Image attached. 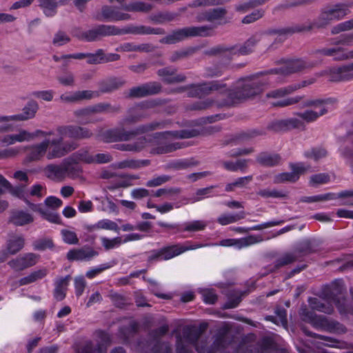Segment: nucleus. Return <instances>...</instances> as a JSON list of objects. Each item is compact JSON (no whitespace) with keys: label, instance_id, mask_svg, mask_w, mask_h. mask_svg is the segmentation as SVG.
Instances as JSON below:
<instances>
[{"label":"nucleus","instance_id":"obj_64","mask_svg":"<svg viewBox=\"0 0 353 353\" xmlns=\"http://www.w3.org/2000/svg\"><path fill=\"white\" fill-rule=\"evenodd\" d=\"M152 353H172V348L166 343L157 342L152 347Z\"/></svg>","mask_w":353,"mask_h":353},{"label":"nucleus","instance_id":"obj_59","mask_svg":"<svg viewBox=\"0 0 353 353\" xmlns=\"http://www.w3.org/2000/svg\"><path fill=\"white\" fill-rule=\"evenodd\" d=\"M61 234L63 235V241L68 244H78L79 239L74 232L63 230H61Z\"/></svg>","mask_w":353,"mask_h":353},{"label":"nucleus","instance_id":"obj_50","mask_svg":"<svg viewBox=\"0 0 353 353\" xmlns=\"http://www.w3.org/2000/svg\"><path fill=\"white\" fill-rule=\"evenodd\" d=\"M117 176L120 177L123 180L117 183L116 185L117 188H127L131 186L132 185L131 182L132 180L139 179V176L136 174H118Z\"/></svg>","mask_w":353,"mask_h":353},{"label":"nucleus","instance_id":"obj_37","mask_svg":"<svg viewBox=\"0 0 353 353\" xmlns=\"http://www.w3.org/2000/svg\"><path fill=\"white\" fill-rule=\"evenodd\" d=\"M159 250L161 254V259L163 260H169L183 253V250H181L179 245L165 246Z\"/></svg>","mask_w":353,"mask_h":353},{"label":"nucleus","instance_id":"obj_51","mask_svg":"<svg viewBox=\"0 0 353 353\" xmlns=\"http://www.w3.org/2000/svg\"><path fill=\"white\" fill-rule=\"evenodd\" d=\"M33 246L36 250H44L47 248H52L54 243L50 239H40L34 241Z\"/></svg>","mask_w":353,"mask_h":353},{"label":"nucleus","instance_id":"obj_47","mask_svg":"<svg viewBox=\"0 0 353 353\" xmlns=\"http://www.w3.org/2000/svg\"><path fill=\"white\" fill-rule=\"evenodd\" d=\"M214 188V185H210L204 188L198 189L194 195L190 200L192 203H195L200 201L204 198H208Z\"/></svg>","mask_w":353,"mask_h":353},{"label":"nucleus","instance_id":"obj_28","mask_svg":"<svg viewBox=\"0 0 353 353\" xmlns=\"http://www.w3.org/2000/svg\"><path fill=\"white\" fill-rule=\"evenodd\" d=\"M179 12H159L150 16V19L154 23L162 24L165 22H170L175 20L179 17Z\"/></svg>","mask_w":353,"mask_h":353},{"label":"nucleus","instance_id":"obj_24","mask_svg":"<svg viewBox=\"0 0 353 353\" xmlns=\"http://www.w3.org/2000/svg\"><path fill=\"white\" fill-rule=\"evenodd\" d=\"M38 108V105L35 101H30L28 104L23 108V112L21 114L8 117V121H25L32 119L35 116Z\"/></svg>","mask_w":353,"mask_h":353},{"label":"nucleus","instance_id":"obj_33","mask_svg":"<svg viewBox=\"0 0 353 353\" xmlns=\"http://www.w3.org/2000/svg\"><path fill=\"white\" fill-rule=\"evenodd\" d=\"M150 164V161L148 159L144 160H135V159H126L118 163V168L120 169L130 168L139 169L142 167L148 166Z\"/></svg>","mask_w":353,"mask_h":353},{"label":"nucleus","instance_id":"obj_15","mask_svg":"<svg viewBox=\"0 0 353 353\" xmlns=\"http://www.w3.org/2000/svg\"><path fill=\"white\" fill-rule=\"evenodd\" d=\"M101 21H119L130 19V15L128 13L120 12L118 7L104 6L101 8Z\"/></svg>","mask_w":353,"mask_h":353},{"label":"nucleus","instance_id":"obj_39","mask_svg":"<svg viewBox=\"0 0 353 353\" xmlns=\"http://www.w3.org/2000/svg\"><path fill=\"white\" fill-rule=\"evenodd\" d=\"M126 81L122 77H110L103 81V88H119L125 86Z\"/></svg>","mask_w":353,"mask_h":353},{"label":"nucleus","instance_id":"obj_57","mask_svg":"<svg viewBox=\"0 0 353 353\" xmlns=\"http://www.w3.org/2000/svg\"><path fill=\"white\" fill-rule=\"evenodd\" d=\"M110 297L114 305L119 308H123L128 304V299L117 292H111Z\"/></svg>","mask_w":353,"mask_h":353},{"label":"nucleus","instance_id":"obj_21","mask_svg":"<svg viewBox=\"0 0 353 353\" xmlns=\"http://www.w3.org/2000/svg\"><path fill=\"white\" fill-rule=\"evenodd\" d=\"M34 221L32 215L23 210H14L10 212L8 222L15 226H23Z\"/></svg>","mask_w":353,"mask_h":353},{"label":"nucleus","instance_id":"obj_4","mask_svg":"<svg viewBox=\"0 0 353 353\" xmlns=\"http://www.w3.org/2000/svg\"><path fill=\"white\" fill-rule=\"evenodd\" d=\"M349 12L348 6L344 3L335 4L332 8L322 10L319 16L312 22L296 24L291 27L270 29L268 34L288 35L294 33L308 32L314 28H323L333 20H339Z\"/></svg>","mask_w":353,"mask_h":353},{"label":"nucleus","instance_id":"obj_53","mask_svg":"<svg viewBox=\"0 0 353 353\" xmlns=\"http://www.w3.org/2000/svg\"><path fill=\"white\" fill-rule=\"evenodd\" d=\"M353 29V18L334 26L331 30L332 34H336L343 31Z\"/></svg>","mask_w":353,"mask_h":353},{"label":"nucleus","instance_id":"obj_19","mask_svg":"<svg viewBox=\"0 0 353 353\" xmlns=\"http://www.w3.org/2000/svg\"><path fill=\"white\" fill-rule=\"evenodd\" d=\"M26 239L23 234L9 233L6 248L10 255H15L25 246Z\"/></svg>","mask_w":353,"mask_h":353},{"label":"nucleus","instance_id":"obj_7","mask_svg":"<svg viewBox=\"0 0 353 353\" xmlns=\"http://www.w3.org/2000/svg\"><path fill=\"white\" fill-rule=\"evenodd\" d=\"M213 27L210 26H192L174 30L160 39V43L174 44L188 37H209L212 34Z\"/></svg>","mask_w":353,"mask_h":353},{"label":"nucleus","instance_id":"obj_16","mask_svg":"<svg viewBox=\"0 0 353 353\" xmlns=\"http://www.w3.org/2000/svg\"><path fill=\"white\" fill-rule=\"evenodd\" d=\"M349 50L340 46L332 48H323L314 51L315 54H319L325 57H331L334 61H345L349 59Z\"/></svg>","mask_w":353,"mask_h":353},{"label":"nucleus","instance_id":"obj_5","mask_svg":"<svg viewBox=\"0 0 353 353\" xmlns=\"http://www.w3.org/2000/svg\"><path fill=\"white\" fill-rule=\"evenodd\" d=\"M258 90L259 92H252V90H223L219 93L215 99H208L204 101L195 103L192 104L191 109L194 110H205L213 104H216L219 108L230 107L260 94L262 90Z\"/></svg>","mask_w":353,"mask_h":353},{"label":"nucleus","instance_id":"obj_61","mask_svg":"<svg viewBox=\"0 0 353 353\" xmlns=\"http://www.w3.org/2000/svg\"><path fill=\"white\" fill-rule=\"evenodd\" d=\"M172 179V177L170 176H168V175H162V176H159L156 178H154L151 180H149L147 183H146V185L148 187H157V186H159V185H161L164 183H165L166 182L170 181Z\"/></svg>","mask_w":353,"mask_h":353},{"label":"nucleus","instance_id":"obj_63","mask_svg":"<svg viewBox=\"0 0 353 353\" xmlns=\"http://www.w3.org/2000/svg\"><path fill=\"white\" fill-rule=\"evenodd\" d=\"M330 176L325 173H321L312 175L310 178L312 185H319L326 183L330 181Z\"/></svg>","mask_w":353,"mask_h":353},{"label":"nucleus","instance_id":"obj_29","mask_svg":"<svg viewBox=\"0 0 353 353\" xmlns=\"http://www.w3.org/2000/svg\"><path fill=\"white\" fill-rule=\"evenodd\" d=\"M153 6L152 4L143 1H137L122 6V9L127 12L148 13Z\"/></svg>","mask_w":353,"mask_h":353},{"label":"nucleus","instance_id":"obj_62","mask_svg":"<svg viewBox=\"0 0 353 353\" xmlns=\"http://www.w3.org/2000/svg\"><path fill=\"white\" fill-rule=\"evenodd\" d=\"M206 227V223L202 221H194L191 223H187L184 231L196 232L203 230Z\"/></svg>","mask_w":353,"mask_h":353},{"label":"nucleus","instance_id":"obj_44","mask_svg":"<svg viewBox=\"0 0 353 353\" xmlns=\"http://www.w3.org/2000/svg\"><path fill=\"white\" fill-rule=\"evenodd\" d=\"M208 21L213 22L223 19L227 14V10L224 8H216L208 10Z\"/></svg>","mask_w":353,"mask_h":353},{"label":"nucleus","instance_id":"obj_23","mask_svg":"<svg viewBox=\"0 0 353 353\" xmlns=\"http://www.w3.org/2000/svg\"><path fill=\"white\" fill-rule=\"evenodd\" d=\"M281 157L277 153H269L268 152H260L256 158V162L264 167H274L280 163Z\"/></svg>","mask_w":353,"mask_h":353},{"label":"nucleus","instance_id":"obj_46","mask_svg":"<svg viewBox=\"0 0 353 353\" xmlns=\"http://www.w3.org/2000/svg\"><path fill=\"white\" fill-rule=\"evenodd\" d=\"M63 168V163L60 165L49 164L45 168L44 170L48 177H50L51 175H54L55 177H62L64 176Z\"/></svg>","mask_w":353,"mask_h":353},{"label":"nucleus","instance_id":"obj_13","mask_svg":"<svg viewBox=\"0 0 353 353\" xmlns=\"http://www.w3.org/2000/svg\"><path fill=\"white\" fill-rule=\"evenodd\" d=\"M207 323H202L200 325V327H185L183 330V336L189 343L196 345V350L199 353L205 352V346H199L196 345L199 339L200 338L201 334L204 332V330L207 328Z\"/></svg>","mask_w":353,"mask_h":353},{"label":"nucleus","instance_id":"obj_18","mask_svg":"<svg viewBox=\"0 0 353 353\" xmlns=\"http://www.w3.org/2000/svg\"><path fill=\"white\" fill-rule=\"evenodd\" d=\"M157 74L161 78V80L168 84L183 82L186 79L183 74H177L176 69L173 67H165L159 69Z\"/></svg>","mask_w":353,"mask_h":353},{"label":"nucleus","instance_id":"obj_54","mask_svg":"<svg viewBox=\"0 0 353 353\" xmlns=\"http://www.w3.org/2000/svg\"><path fill=\"white\" fill-rule=\"evenodd\" d=\"M327 155V150L323 148H314L310 152H306L305 156L307 158L314 159L318 161L319 159L325 157Z\"/></svg>","mask_w":353,"mask_h":353},{"label":"nucleus","instance_id":"obj_8","mask_svg":"<svg viewBox=\"0 0 353 353\" xmlns=\"http://www.w3.org/2000/svg\"><path fill=\"white\" fill-rule=\"evenodd\" d=\"M254 48L250 45L247 46L245 41L242 46H238L237 45L227 47L223 45H219L214 46L205 52L208 55H219L223 57H226L228 61L232 59V55H245L252 52Z\"/></svg>","mask_w":353,"mask_h":353},{"label":"nucleus","instance_id":"obj_32","mask_svg":"<svg viewBox=\"0 0 353 353\" xmlns=\"http://www.w3.org/2000/svg\"><path fill=\"white\" fill-rule=\"evenodd\" d=\"M308 302L312 310H317L328 314H332L334 311V308L331 305L324 303L317 298L310 297L308 299Z\"/></svg>","mask_w":353,"mask_h":353},{"label":"nucleus","instance_id":"obj_1","mask_svg":"<svg viewBox=\"0 0 353 353\" xmlns=\"http://www.w3.org/2000/svg\"><path fill=\"white\" fill-rule=\"evenodd\" d=\"M58 137L51 141L46 139L39 144L29 148L26 161L32 162L40 160L46 153L48 146H53L52 150L47 154L48 159L61 158L76 150L79 145L73 141H64L65 138L74 140L88 139L93 137L94 133L88 128L75 125H63L56 128Z\"/></svg>","mask_w":353,"mask_h":353},{"label":"nucleus","instance_id":"obj_2","mask_svg":"<svg viewBox=\"0 0 353 353\" xmlns=\"http://www.w3.org/2000/svg\"><path fill=\"white\" fill-rule=\"evenodd\" d=\"M277 63L283 65L280 68L261 71L251 76L241 77L237 81L239 85L234 88H259L260 85H263L270 81L269 77L266 78L268 75L285 77L301 72L311 66L309 62L301 58L281 59Z\"/></svg>","mask_w":353,"mask_h":353},{"label":"nucleus","instance_id":"obj_6","mask_svg":"<svg viewBox=\"0 0 353 353\" xmlns=\"http://www.w3.org/2000/svg\"><path fill=\"white\" fill-rule=\"evenodd\" d=\"M160 125L161 123L159 122H152L130 131H126L124 128H114L103 132L101 137V140L105 143L128 141L138 134L152 131Z\"/></svg>","mask_w":353,"mask_h":353},{"label":"nucleus","instance_id":"obj_35","mask_svg":"<svg viewBox=\"0 0 353 353\" xmlns=\"http://www.w3.org/2000/svg\"><path fill=\"white\" fill-rule=\"evenodd\" d=\"M48 271L46 268L41 269L31 272L27 276L23 277L19 280L21 285H28L41 279L47 275Z\"/></svg>","mask_w":353,"mask_h":353},{"label":"nucleus","instance_id":"obj_36","mask_svg":"<svg viewBox=\"0 0 353 353\" xmlns=\"http://www.w3.org/2000/svg\"><path fill=\"white\" fill-rule=\"evenodd\" d=\"M39 6L46 17H52L57 13L58 3L56 0H39Z\"/></svg>","mask_w":353,"mask_h":353},{"label":"nucleus","instance_id":"obj_42","mask_svg":"<svg viewBox=\"0 0 353 353\" xmlns=\"http://www.w3.org/2000/svg\"><path fill=\"white\" fill-rule=\"evenodd\" d=\"M161 90H130V92L125 95L126 98H143L149 95L159 94Z\"/></svg>","mask_w":353,"mask_h":353},{"label":"nucleus","instance_id":"obj_45","mask_svg":"<svg viewBox=\"0 0 353 353\" xmlns=\"http://www.w3.org/2000/svg\"><path fill=\"white\" fill-rule=\"evenodd\" d=\"M171 134L173 137L179 139H189L199 136L201 133L196 129L191 130H182L174 132H168Z\"/></svg>","mask_w":353,"mask_h":353},{"label":"nucleus","instance_id":"obj_12","mask_svg":"<svg viewBox=\"0 0 353 353\" xmlns=\"http://www.w3.org/2000/svg\"><path fill=\"white\" fill-rule=\"evenodd\" d=\"M305 129L304 123L297 119L277 120L270 123L267 129L274 132H284L292 129Z\"/></svg>","mask_w":353,"mask_h":353},{"label":"nucleus","instance_id":"obj_26","mask_svg":"<svg viewBox=\"0 0 353 353\" xmlns=\"http://www.w3.org/2000/svg\"><path fill=\"white\" fill-rule=\"evenodd\" d=\"M103 50L98 49L95 51L94 53L79 52L74 53V55H72L71 57L74 59L79 60L86 58L87 63L88 64L97 65L103 63Z\"/></svg>","mask_w":353,"mask_h":353},{"label":"nucleus","instance_id":"obj_22","mask_svg":"<svg viewBox=\"0 0 353 353\" xmlns=\"http://www.w3.org/2000/svg\"><path fill=\"white\" fill-rule=\"evenodd\" d=\"M99 92H94L92 90H83L77 91L74 94L66 93L61 96V99L68 103H74L85 99H90L93 97H98Z\"/></svg>","mask_w":353,"mask_h":353},{"label":"nucleus","instance_id":"obj_34","mask_svg":"<svg viewBox=\"0 0 353 353\" xmlns=\"http://www.w3.org/2000/svg\"><path fill=\"white\" fill-rule=\"evenodd\" d=\"M245 217V212L244 211L234 214H224L217 219V222L222 225H226L243 219Z\"/></svg>","mask_w":353,"mask_h":353},{"label":"nucleus","instance_id":"obj_3","mask_svg":"<svg viewBox=\"0 0 353 353\" xmlns=\"http://www.w3.org/2000/svg\"><path fill=\"white\" fill-rule=\"evenodd\" d=\"M165 31L162 28H152L146 26H127L123 28H119L113 25H97L93 28L86 31H77L75 36L81 41L92 42L100 40L103 37L123 35L126 34H164Z\"/></svg>","mask_w":353,"mask_h":353},{"label":"nucleus","instance_id":"obj_40","mask_svg":"<svg viewBox=\"0 0 353 353\" xmlns=\"http://www.w3.org/2000/svg\"><path fill=\"white\" fill-rule=\"evenodd\" d=\"M268 0H250L236 6L235 10L240 12H246L250 9L254 8L266 3Z\"/></svg>","mask_w":353,"mask_h":353},{"label":"nucleus","instance_id":"obj_14","mask_svg":"<svg viewBox=\"0 0 353 353\" xmlns=\"http://www.w3.org/2000/svg\"><path fill=\"white\" fill-rule=\"evenodd\" d=\"M230 330V326L227 323H225L217 329L214 336V340L209 347V350H208V353H213L225 347L227 336Z\"/></svg>","mask_w":353,"mask_h":353},{"label":"nucleus","instance_id":"obj_41","mask_svg":"<svg viewBox=\"0 0 353 353\" xmlns=\"http://www.w3.org/2000/svg\"><path fill=\"white\" fill-rule=\"evenodd\" d=\"M39 214H41L43 219H46V221L50 223L58 225L63 224L62 220L59 214L57 212H52L49 210H45L42 208L41 211L39 212Z\"/></svg>","mask_w":353,"mask_h":353},{"label":"nucleus","instance_id":"obj_20","mask_svg":"<svg viewBox=\"0 0 353 353\" xmlns=\"http://www.w3.org/2000/svg\"><path fill=\"white\" fill-rule=\"evenodd\" d=\"M319 250L315 241L310 239H304L298 243L295 247L294 253L297 255L298 259L315 253Z\"/></svg>","mask_w":353,"mask_h":353},{"label":"nucleus","instance_id":"obj_38","mask_svg":"<svg viewBox=\"0 0 353 353\" xmlns=\"http://www.w3.org/2000/svg\"><path fill=\"white\" fill-rule=\"evenodd\" d=\"M331 44L333 46H353V32L342 34L339 37L331 39Z\"/></svg>","mask_w":353,"mask_h":353},{"label":"nucleus","instance_id":"obj_9","mask_svg":"<svg viewBox=\"0 0 353 353\" xmlns=\"http://www.w3.org/2000/svg\"><path fill=\"white\" fill-rule=\"evenodd\" d=\"M311 325L316 329L325 330L330 332L341 334L345 333L347 331L346 327L343 324L334 320H330L323 315H316Z\"/></svg>","mask_w":353,"mask_h":353},{"label":"nucleus","instance_id":"obj_60","mask_svg":"<svg viewBox=\"0 0 353 353\" xmlns=\"http://www.w3.org/2000/svg\"><path fill=\"white\" fill-rule=\"evenodd\" d=\"M141 148L138 143H120L114 145V148L121 151L139 152L141 150Z\"/></svg>","mask_w":353,"mask_h":353},{"label":"nucleus","instance_id":"obj_52","mask_svg":"<svg viewBox=\"0 0 353 353\" xmlns=\"http://www.w3.org/2000/svg\"><path fill=\"white\" fill-rule=\"evenodd\" d=\"M264 12H265L263 9L256 10L252 13L245 16L242 19V23L245 24L253 23L262 18L264 15Z\"/></svg>","mask_w":353,"mask_h":353},{"label":"nucleus","instance_id":"obj_48","mask_svg":"<svg viewBox=\"0 0 353 353\" xmlns=\"http://www.w3.org/2000/svg\"><path fill=\"white\" fill-rule=\"evenodd\" d=\"M299 179L293 172H283L275 176L274 179V183H281L284 182H295Z\"/></svg>","mask_w":353,"mask_h":353},{"label":"nucleus","instance_id":"obj_11","mask_svg":"<svg viewBox=\"0 0 353 353\" xmlns=\"http://www.w3.org/2000/svg\"><path fill=\"white\" fill-rule=\"evenodd\" d=\"M39 259V255L34 253H26L10 260L8 265L15 271H22L34 265Z\"/></svg>","mask_w":353,"mask_h":353},{"label":"nucleus","instance_id":"obj_49","mask_svg":"<svg viewBox=\"0 0 353 353\" xmlns=\"http://www.w3.org/2000/svg\"><path fill=\"white\" fill-rule=\"evenodd\" d=\"M181 88H228L226 84L219 83L218 81H212L211 83L208 84L206 83L196 84L192 83L185 87H181Z\"/></svg>","mask_w":353,"mask_h":353},{"label":"nucleus","instance_id":"obj_10","mask_svg":"<svg viewBox=\"0 0 353 353\" xmlns=\"http://www.w3.org/2000/svg\"><path fill=\"white\" fill-rule=\"evenodd\" d=\"M328 79L331 81H347L353 79V62L329 69Z\"/></svg>","mask_w":353,"mask_h":353},{"label":"nucleus","instance_id":"obj_17","mask_svg":"<svg viewBox=\"0 0 353 353\" xmlns=\"http://www.w3.org/2000/svg\"><path fill=\"white\" fill-rule=\"evenodd\" d=\"M99 254L90 246H84L79 249L70 250L67 253L68 260L72 261H90L92 258Z\"/></svg>","mask_w":353,"mask_h":353},{"label":"nucleus","instance_id":"obj_27","mask_svg":"<svg viewBox=\"0 0 353 353\" xmlns=\"http://www.w3.org/2000/svg\"><path fill=\"white\" fill-rule=\"evenodd\" d=\"M265 131L262 129H250L234 135L227 143L239 141H250L256 137L265 135Z\"/></svg>","mask_w":353,"mask_h":353},{"label":"nucleus","instance_id":"obj_56","mask_svg":"<svg viewBox=\"0 0 353 353\" xmlns=\"http://www.w3.org/2000/svg\"><path fill=\"white\" fill-rule=\"evenodd\" d=\"M263 239L261 235H249L247 237L239 240V248L248 246L262 241Z\"/></svg>","mask_w":353,"mask_h":353},{"label":"nucleus","instance_id":"obj_25","mask_svg":"<svg viewBox=\"0 0 353 353\" xmlns=\"http://www.w3.org/2000/svg\"><path fill=\"white\" fill-rule=\"evenodd\" d=\"M63 166L64 176L67 174L69 176L77 177L82 173L81 167L77 161L72 159L71 156L63 161Z\"/></svg>","mask_w":353,"mask_h":353},{"label":"nucleus","instance_id":"obj_55","mask_svg":"<svg viewBox=\"0 0 353 353\" xmlns=\"http://www.w3.org/2000/svg\"><path fill=\"white\" fill-rule=\"evenodd\" d=\"M224 3V0H194L189 6L190 7H199V6H219Z\"/></svg>","mask_w":353,"mask_h":353},{"label":"nucleus","instance_id":"obj_31","mask_svg":"<svg viewBox=\"0 0 353 353\" xmlns=\"http://www.w3.org/2000/svg\"><path fill=\"white\" fill-rule=\"evenodd\" d=\"M299 261L297 255L292 252H287L278 258L274 262V268L279 269L282 267L292 264Z\"/></svg>","mask_w":353,"mask_h":353},{"label":"nucleus","instance_id":"obj_30","mask_svg":"<svg viewBox=\"0 0 353 353\" xmlns=\"http://www.w3.org/2000/svg\"><path fill=\"white\" fill-rule=\"evenodd\" d=\"M74 161H77L79 163L83 162L88 164L95 163V159L92 156L88 148H83L78 151L74 152L72 155Z\"/></svg>","mask_w":353,"mask_h":353},{"label":"nucleus","instance_id":"obj_43","mask_svg":"<svg viewBox=\"0 0 353 353\" xmlns=\"http://www.w3.org/2000/svg\"><path fill=\"white\" fill-rule=\"evenodd\" d=\"M326 112L327 110L323 108L321 110L319 113L312 110H306L303 112L297 113V115L306 122L309 123L315 121L319 116L323 115Z\"/></svg>","mask_w":353,"mask_h":353},{"label":"nucleus","instance_id":"obj_58","mask_svg":"<svg viewBox=\"0 0 353 353\" xmlns=\"http://www.w3.org/2000/svg\"><path fill=\"white\" fill-rule=\"evenodd\" d=\"M299 314L303 321L312 323V321L316 316L313 310H309L305 305L301 306L299 312Z\"/></svg>","mask_w":353,"mask_h":353}]
</instances>
